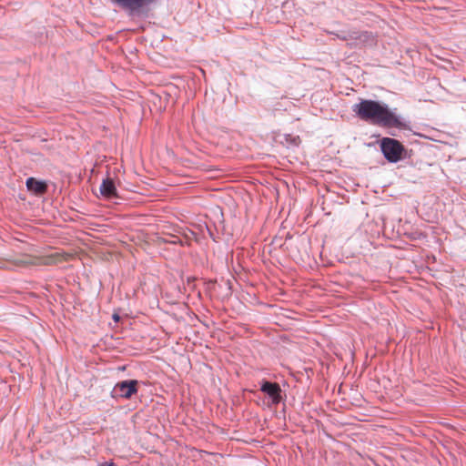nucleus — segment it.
<instances>
[{
    "mask_svg": "<svg viewBox=\"0 0 466 466\" xmlns=\"http://www.w3.org/2000/svg\"><path fill=\"white\" fill-rule=\"evenodd\" d=\"M26 187L29 191L36 194L41 195L46 191V183L42 181H38L35 179L34 177H29L26 180Z\"/></svg>",
    "mask_w": 466,
    "mask_h": 466,
    "instance_id": "7",
    "label": "nucleus"
},
{
    "mask_svg": "<svg viewBox=\"0 0 466 466\" xmlns=\"http://www.w3.org/2000/svg\"><path fill=\"white\" fill-rule=\"evenodd\" d=\"M98 466H116L114 462H104L99 464Z\"/></svg>",
    "mask_w": 466,
    "mask_h": 466,
    "instance_id": "9",
    "label": "nucleus"
},
{
    "mask_svg": "<svg viewBox=\"0 0 466 466\" xmlns=\"http://www.w3.org/2000/svg\"><path fill=\"white\" fill-rule=\"evenodd\" d=\"M113 317H114V319H115V320H116V321H117V320H118V319H119V317H118L117 315H114Z\"/></svg>",
    "mask_w": 466,
    "mask_h": 466,
    "instance_id": "10",
    "label": "nucleus"
},
{
    "mask_svg": "<svg viewBox=\"0 0 466 466\" xmlns=\"http://www.w3.org/2000/svg\"><path fill=\"white\" fill-rule=\"evenodd\" d=\"M352 111L360 119L382 127L402 129L407 127L396 108L390 109L387 104L376 100L361 99L353 105Z\"/></svg>",
    "mask_w": 466,
    "mask_h": 466,
    "instance_id": "1",
    "label": "nucleus"
},
{
    "mask_svg": "<svg viewBox=\"0 0 466 466\" xmlns=\"http://www.w3.org/2000/svg\"><path fill=\"white\" fill-rule=\"evenodd\" d=\"M380 149L384 157L390 163L399 162L404 152L401 143L390 137H383L380 140Z\"/></svg>",
    "mask_w": 466,
    "mask_h": 466,
    "instance_id": "2",
    "label": "nucleus"
},
{
    "mask_svg": "<svg viewBox=\"0 0 466 466\" xmlns=\"http://www.w3.org/2000/svg\"><path fill=\"white\" fill-rule=\"evenodd\" d=\"M335 387H337V383L334 384V388ZM348 390H353V385L350 384V383H347L346 381H341L340 383H339V385H338V393L339 395H347L348 394Z\"/></svg>",
    "mask_w": 466,
    "mask_h": 466,
    "instance_id": "8",
    "label": "nucleus"
},
{
    "mask_svg": "<svg viewBox=\"0 0 466 466\" xmlns=\"http://www.w3.org/2000/svg\"><path fill=\"white\" fill-rule=\"evenodd\" d=\"M100 193L106 198H113L116 196V188L111 178L104 179L100 186Z\"/></svg>",
    "mask_w": 466,
    "mask_h": 466,
    "instance_id": "6",
    "label": "nucleus"
},
{
    "mask_svg": "<svg viewBox=\"0 0 466 466\" xmlns=\"http://www.w3.org/2000/svg\"><path fill=\"white\" fill-rule=\"evenodd\" d=\"M137 380H122L116 384L112 391L113 397L129 399L137 392Z\"/></svg>",
    "mask_w": 466,
    "mask_h": 466,
    "instance_id": "5",
    "label": "nucleus"
},
{
    "mask_svg": "<svg viewBox=\"0 0 466 466\" xmlns=\"http://www.w3.org/2000/svg\"><path fill=\"white\" fill-rule=\"evenodd\" d=\"M260 390L264 392L268 398H270L272 404L277 405L282 401L283 397L286 396L282 393L280 386L272 382L271 380H263Z\"/></svg>",
    "mask_w": 466,
    "mask_h": 466,
    "instance_id": "3",
    "label": "nucleus"
},
{
    "mask_svg": "<svg viewBox=\"0 0 466 466\" xmlns=\"http://www.w3.org/2000/svg\"><path fill=\"white\" fill-rule=\"evenodd\" d=\"M155 1L156 0H113L114 3L128 10L131 15L140 14Z\"/></svg>",
    "mask_w": 466,
    "mask_h": 466,
    "instance_id": "4",
    "label": "nucleus"
}]
</instances>
